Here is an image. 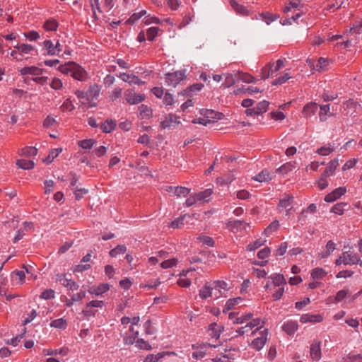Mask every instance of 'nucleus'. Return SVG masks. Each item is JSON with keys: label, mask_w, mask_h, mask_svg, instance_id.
<instances>
[{"label": "nucleus", "mask_w": 362, "mask_h": 362, "mask_svg": "<svg viewBox=\"0 0 362 362\" xmlns=\"http://www.w3.org/2000/svg\"><path fill=\"white\" fill-rule=\"evenodd\" d=\"M50 327L57 329H65L67 327V322L64 318H59L50 322Z\"/></svg>", "instance_id": "47"}, {"label": "nucleus", "mask_w": 362, "mask_h": 362, "mask_svg": "<svg viewBox=\"0 0 362 362\" xmlns=\"http://www.w3.org/2000/svg\"><path fill=\"white\" fill-rule=\"evenodd\" d=\"M54 297H55V292L54 290H52L51 288L45 289V291H43L41 293V294L40 296V298L45 299V300H51V299L54 298Z\"/></svg>", "instance_id": "58"}, {"label": "nucleus", "mask_w": 362, "mask_h": 362, "mask_svg": "<svg viewBox=\"0 0 362 362\" xmlns=\"http://www.w3.org/2000/svg\"><path fill=\"white\" fill-rule=\"evenodd\" d=\"M239 79L245 83H255L256 81V78L247 73H240L238 72L235 74Z\"/></svg>", "instance_id": "48"}, {"label": "nucleus", "mask_w": 362, "mask_h": 362, "mask_svg": "<svg viewBox=\"0 0 362 362\" xmlns=\"http://www.w3.org/2000/svg\"><path fill=\"white\" fill-rule=\"evenodd\" d=\"M358 106L359 105L358 104V103L352 99L348 100L343 104V107L347 115H353L354 113H355Z\"/></svg>", "instance_id": "28"}, {"label": "nucleus", "mask_w": 362, "mask_h": 362, "mask_svg": "<svg viewBox=\"0 0 362 362\" xmlns=\"http://www.w3.org/2000/svg\"><path fill=\"white\" fill-rule=\"evenodd\" d=\"M346 205L347 204L345 202L337 203L332 207L330 212L337 215H342L344 212V208Z\"/></svg>", "instance_id": "52"}, {"label": "nucleus", "mask_w": 362, "mask_h": 362, "mask_svg": "<svg viewBox=\"0 0 362 362\" xmlns=\"http://www.w3.org/2000/svg\"><path fill=\"white\" fill-rule=\"evenodd\" d=\"M88 100L97 99L100 95V86L96 83L90 85L88 90L86 91Z\"/></svg>", "instance_id": "29"}, {"label": "nucleus", "mask_w": 362, "mask_h": 362, "mask_svg": "<svg viewBox=\"0 0 362 362\" xmlns=\"http://www.w3.org/2000/svg\"><path fill=\"white\" fill-rule=\"evenodd\" d=\"M62 152V148H54L52 149L48 156L46 158L45 161L47 163H50L53 161V160L58 156V155Z\"/></svg>", "instance_id": "62"}, {"label": "nucleus", "mask_w": 362, "mask_h": 362, "mask_svg": "<svg viewBox=\"0 0 362 362\" xmlns=\"http://www.w3.org/2000/svg\"><path fill=\"white\" fill-rule=\"evenodd\" d=\"M347 192L346 187H339L330 193L325 195L324 200L327 203H332L341 198Z\"/></svg>", "instance_id": "12"}, {"label": "nucleus", "mask_w": 362, "mask_h": 362, "mask_svg": "<svg viewBox=\"0 0 362 362\" xmlns=\"http://www.w3.org/2000/svg\"><path fill=\"white\" fill-rule=\"evenodd\" d=\"M22 154L26 156H34L37 153V149L33 146H26L22 150Z\"/></svg>", "instance_id": "61"}, {"label": "nucleus", "mask_w": 362, "mask_h": 362, "mask_svg": "<svg viewBox=\"0 0 362 362\" xmlns=\"http://www.w3.org/2000/svg\"><path fill=\"white\" fill-rule=\"evenodd\" d=\"M139 116L141 119H148L152 116V110L146 105H141L139 107Z\"/></svg>", "instance_id": "45"}, {"label": "nucleus", "mask_w": 362, "mask_h": 362, "mask_svg": "<svg viewBox=\"0 0 362 362\" xmlns=\"http://www.w3.org/2000/svg\"><path fill=\"white\" fill-rule=\"evenodd\" d=\"M42 52L43 55L57 56L54 42L51 40H45L42 44Z\"/></svg>", "instance_id": "16"}, {"label": "nucleus", "mask_w": 362, "mask_h": 362, "mask_svg": "<svg viewBox=\"0 0 362 362\" xmlns=\"http://www.w3.org/2000/svg\"><path fill=\"white\" fill-rule=\"evenodd\" d=\"M212 193L213 191L211 189H206L204 191L195 194L197 199H198V202L201 203L209 202Z\"/></svg>", "instance_id": "34"}, {"label": "nucleus", "mask_w": 362, "mask_h": 362, "mask_svg": "<svg viewBox=\"0 0 362 362\" xmlns=\"http://www.w3.org/2000/svg\"><path fill=\"white\" fill-rule=\"evenodd\" d=\"M59 26V21L53 17L45 21L42 28L47 32H56Z\"/></svg>", "instance_id": "20"}, {"label": "nucleus", "mask_w": 362, "mask_h": 362, "mask_svg": "<svg viewBox=\"0 0 362 362\" xmlns=\"http://www.w3.org/2000/svg\"><path fill=\"white\" fill-rule=\"evenodd\" d=\"M346 362H362L361 354H349L346 358Z\"/></svg>", "instance_id": "64"}, {"label": "nucleus", "mask_w": 362, "mask_h": 362, "mask_svg": "<svg viewBox=\"0 0 362 362\" xmlns=\"http://www.w3.org/2000/svg\"><path fill=\"white\" fill-rule=\"evenodd\" d=\"M75 62H69L68 63H66L64 64L60 65L58 67V70L63 74L70 75L72 71V68L74 67V65Z\"/></svg>", "instance_id": "50"}, {"label": "nucleus", "mask_w": 362, "mask_h": 362, "mask_svg": "<svg viewBox=\"0 0 362 362\" xmlns=\"http://www.w3.org/2000/svg\"><path fill=\"white\" fill-rule=\"evenodd\" d=\"M123 81L127 82L129 84H136L138 86L143 85L145 83L144 81H141L137 76L134 74H129L127 73H120L117 75Z\"/></svg>", "instance_id": "17"}, {"label": "nucleus", "mask_w": 362, "mask_h": 362, "mask_svg": "<svg viewBox=\"0 0 362 362\" xmlns=\"http://www.w3.org/2000/svg\"><path fill=\"white\" fill-rule=\"evenodd\" d=\"M186 78L185 71H177L173 73H167L165 77L166 85L176 87L182 81Z\"/></svg>", "instance_id": "4"}, {"label": "nucleus", "mask_w": 362, "mask_h": 362, "mask_svg": "<svg viewBox=\"0 0 362 362\" xmlns=\"http://www.w3.org/2000/svg\"><path fill=\"white\" fill-rule=\"evenodd\" d=\"M56 281L62 284V285L69 290L76 291L78 288V284L72 279L66 278V274H57L56 275Z\"/></svg>", "instance_id": "10"}, {"label": "nucleus", "mask_w": 362, "mask_h": 362, "mask_svg": "<svg viewBox=\"0 0 362 362\" xmlns=\"http://www.w3.org/2000/svg\"><path fill=\"white\" fill-rule=\"evenodd\" d=\"M298 325L296 321H286L282 325V329L288 335H293L297 331Z\"/></svg>", "instance_id": "24"}, {"label": "nucleus", "mask_w": 362, "mask_h": 362, "mask_svg": "<svg viewBox=\"0 0 362 362\" xmlns=\"http://www.w3.org/2000/svg\"><path fill=\"white\" fill-rule=\"evenodd\" d=\"M230 4L238 14L243 16H247L248 14V11L247 8L245 6L239 4L235 0H230Z\"/></svg>", "instance_id": "37"}, {"label": "nucleus", "mask_w": 362, "mask_h": 362, "mask_svg": "<svg viewBox=\"0 0 362 362\" xmlns=\"http://www.w3.org/2000/svg\"><path fill=\"white\" fill-rule=\"evenodd\" d=\"M317 109V104L313 102H310L304 106L302 113L304 117H310L315 114Z\"/></svg>", "instance_id": "25"}, {"label": "nucleus", "mask_w": 362, "mask_h": 362, "mask_svg": "<svg viewBox=\"0 0 362 362\" xmlns=\"http://www.w3.org/2000/svg\"><path fill=\"white\" fill-rule=\"evenodd\" d=\"M293 201V197L291 195H286L283 199L279 201L278 204V209L282 211L285 209L286 211V215L289 214L290 210L292 209L291 204Z\"/></svg>", "instance_id": "19"}, {"label": "nucleus", "mask_w": 362, "mask_h": 362, "mask_svg": "<svg viewBox=\"0 0 362 362\" xmlns=\"http://www.w3.org/2000/svg\"><path fill=\"white\" fill-rule=\"evenodd\" d=\"M17 165L23 170H30L35 166L33 161L25 159H19L16 162Z\"/></svg>", "instance_id": "44"}, {"label": "nucleus", "mask_w": 362, "mask_h": 362, "mask_svg": "<svg viewBox=\"0 0 362 362\" xmlns=\"http://www.w3.org/2000/svg\"><path fill=\"white\" fill-rule=\"evenodd\" d=\"M317 187L322 190L329 185L327 177L321 174L319 180L317 181Z\"/></svg>", "instance_id": "63"}, {"label": "nucleus", "mask_w": 362, "mask_h": 362, "mask_svg": "<svg viewBox=\"0 0 362 362\" xmlns=\"http://www.w3.org/2000/svg\"><path fill=\"white\" fill-rule=\"evenodd\" d=\"M180 123L179 117L174 114H168L160 122L161 129L174 128Z\"/></svg>", "instance_id": "13"}, {"label": "nucleus", "mask_w": 362, "mask_h": 362, "mask_svg": "<svg viewBox=\"0 0 362 362\" xmlns=\"http://www.w3.org/2000/svg\"><path fill=\"white\" fill-rule=\"evenodd\" d=\"M221 331V326L218 325L216 323H212L209 327L208 333L212 338L218 339Z\"/></svg>", "instance_id": "38"}, {"label": "nucleus", "mask_w": 362, "mask_h": 362, "mask_svg": "<svg viewBox=\"0 0 362 362\" xmlns=\"http://www.w3.org/2000/svg\"><path fill=\"white\" fill-rule=\"evenodd\" d=\"M344 0H332L328 3L324 8V11L327 12H334L341 7Z\"/></svg>", "instance_id": "32"}, {"label": "nucleus", "mask_w": 362, "mask_h": 362, "mask_svg": "<svg viewBox=\"0 0 362 362\" xmlns=\"http://www.w3.org/2000/svg\"><path fill=\"white\" fill-rule=\"evenodd\" d=\"M260 336L256 337L251 343V346L257 351L261 350L267 341L268 332L267 329L259 332Z\"/></svg>", "instance_id": "14"}, {"label": "nucleus", "mask_w": 362, "mask_h": 362, "mask_svg": "<svg viewBox=\"0 0 362 362\" xmlns=\"http://www.w3.org/2000/svg\"><path fill=\"white\" fill-rule=\"evenodd\" d=\"M110 289V285L108 284H101L98 286H93L88 290V292L90 294L95 295L97 296H101L106 293Z\"/></svg>", "instance_id": "21"}, {"label": "nucleus", "mask_w": 362, "mask_h": 362, "mask_svg": "<svg viewBox=\"0 0 362 362\" xmlns=\"http://www.w3.org/2000/svg\"><path fill=\"white\" fill-rule=\"evenodd\" d=\"M327 272L322 268L316 267L311 272V276L314 279H322L327 275Z\"/></svg>", "instance_id": "49"}, {"label": "nucleus", "mask_w": 362, "mask_h": 362, "mask_svg": "<svg viewBox=\"0 0 362 362\" xmlns=\"http://www.w3.org/2000/svg\"><path fill=\"white\" fill-rule=\"evenodd\" d=\"M117 122L115 119H107L100 125V129L104 133H110L115 129Z\"/></svg>", "instance_id": "27"}, {"label": "nucleus", "mask_w": 362, "mask_h": 362, "mask_svg": "<svg viewBox=\"0 0 362 362\" xmlns=\"http://www.w3.org/2000/svg\"><path fill=\"white\" fill-rule=\"evenodd\" d=\"M204 85L200 83H194L192 86H189L186 89H185L181 94L186 97H192L195 95L197 92L200 91Z\"/></svg>", "instance_id": "22"}, {"label": "nucleus", "mask_w": 362, "mask_h": 362, "mask_svg": "<svg viewBox=\"0 0 362 362\" xmlns=\"http://www.w3.org/2000/svg\"><path fill=\"white\" fill-rule=\"evenodd\" d=\"M18 49L21 54H28L33 52L35 49L34 46L29 44H18L13 46Z\"/></svg>", "instance_id": "40"}, {"label": "nucleus", "mask_w": 362, "mask_h": 362, "mask_svg": "<svg viewBox=\"0 0 362 362\" xmlns=\"http://www.w3.org/2000/svg\"><path fill=\"white\" fill-rule=\"evenodd\" d=\"M164 356V353H158L157 354H149L148 355L144 362H158Z\"/></svg>", "instance_id": "59"}, {"label": "nucleus", "mask_w": 362, "mask_h": 362, "mask_svg": "<svg viewBox=\"0 0 362 362\" xmlns=\"http://www.w3.org/2000/svg\"><path fill=\"white\" fill-rule=\"evenodd\" d=\"M285 63L284 59H279L275 62H269L262 68L260 71L261 79L265 80L269 76H273L275 73L281 69Z\"/></svg>", "instance_id": "2"}, {"label": "nucleus", "mask_w": 362, "mask_h": 362, "mask_svg": "<svg viewBox=\"0 0 362 362\" xmlns=\"http://www.w3.org/2000/svg\"><path fill=\"white\" fill-rule=\"evenodd\" d=\"M334 150V144L329 143L327 145H325L318 148L315 152L320 156H326L331 154Z\"/></svg>", "instance_id": "35"}, {"label": "nucleus", "mask_w": 362, "mask_h": 362, "mask_svg": "<svg viewBox=\"0 0 362 362\" xmlns=\"http://www.w3.org/2000/svg\"><path fill=\"white\" fill-rule=\"evenodd\" d=\"M323 320V317L320 314H311L306 313L301 315L300 317V322L303 324L310 322V323H318Z\"/></svg>", "instance_id": "18"}, {"label": "nucleus", "mask_w": 362, "mask_h": 362, "mask_svg": "<svg viewBox=\"0 0 362 362\" xmlns=\"http://www.w3.org/2000/svg\"><path fill=\"white\" fill-rule=\"evenodd\" d=\"M266 243L265 239L259 238L256 240L255 241L250 243L247 245V250L248 251H255L258 249L261 246L264 245Z\"/></svg>", "instance_id": "51"}, {"label": "nucleus", "mask_w": 362, "mask_h": 362, "mask_svg": "<svg viewBox=\"0 0 362 362\" xmlns=\"http://www.w3.org/2000/svg\"><path fill=\"white\" fill-rule=\"evenodd\" d=\"M124 98L129 105H136L143 102L146 96L144 94L136 93L133 90H127L124 92Z\"/></svg>", "instance_id": "8"}, {"label": "nucleus", "mask_w": 362, "mask_h": 362, "mask_svg": "<svg viewBox=\"0 0 362 362\" xmlns=\"http://www.w3.org/2000/svg\"><path fill=\"white\" fill-rule=\"evenodd\" d=\"M339 165V160L337 158L330 160L324 172L322 173L324 176L329 177L334 174L336 169Z\"/></svg>", "instance_id": "23"}, {"label": "nucleus", "mask_w": 362, "mask_h": 362, "mask_svg": "<svg viewBox=\"0 0 362 362\" xmlns=\"http://www.w3.org/2000/svg\"><path fill=\"white\" fill-rule=\"evenodd\" d=\"M329 62L327 59L320 57L317 62L313 63L310 66L317 71H324L328 69Z\"/></svg>", "instance_id": "26"}, {"label": "nucleus", "mask_w": 362, "mask_h": 362, "mask_svg": "<svg viewBox=\"0 0 362 362\" xmlns=\"http://www.w3.org/2000/svg\"><path fill=\"white\" fill-rule=\"evenodd\" d=\"M178 263V260L176 258H171L165 261H163L160 264V267L163 269H168L175 267Z\"/></svg>", "instance_id": "57"}, {"label": "nucleus", "mask_w": 362, "mask_h": 362, "mask_svg": "<svg viewBox=\"0 0 362 362\" xmlns=\"http://www.w3.org/2000/svg\"><path fill=\"white\" fill-rule=\"evenodd\" d=\"M335 249H336V244L333 241L329 240L327 242V243L326 245L325 252L319 254V257L320 258L327 257L334 252V250Z\"/></svg>", "instance_id": "46"}, {"label": "nucleus", "mask_w": 362, "mask_h": 362, "mask_svg": "<svg viewBox=\"0 0 362 362\" xmlns=\"http://www.w3.org/2000/svg\"><path fill=\"white\" fill-rule=\"evenodd\" d=\"M252 317V315L251 313H249L247 315H240L239 313H235V312H230L228 315V318L229 320L232 321L233 324H243L245 322H247L246 325L243 327H241L235 330V332L237 334L232 335L231 334H229L228 335H231V337H236L238 335H243L244 334L248 332L250 330H252L255 328V329L252 331V334H255L257 331L262 329L264 327V321L261 320L260 318H256L253 319L252 321L247 322L250 320Z\"/></svg>", "instance_id": "1"}, {"label": "nucleus", "mask_w": 362, "mask_h": 362, "mask_svg": "<svg viewBox=\"0 0 362 362\" xmlns=\"http://www.w3.org/2000/svg\"><path fill=\"white\" fill-rule=\"evenodd\" d=\"M159 31L158 27H151L147 30L146 37L148 40L153 41L155 37L157 36Z\"/></svg>", "instance_id": "56"}, {"label": "nucleus", "mask_w": 362, "mask_h": 362, "mask_svg": "<svg viewBox=\"0 0 362 362\" xmlns=\"http://www.w3.org/2000/svg\"><path fill=\"white\" fill-rule=\"evenodd\" d=\"M350 296H351V293H350L349 290L348 288H344V289L339 291L337 293V294L335 296V300H337V301L339 303Z\"/></svg>", "instance_id": "55"}, {"label": "nucleus", "mask_w": 362, "mask_h": 362, "mask_svg": "<svg viewBox=\"0 0 362 362\" xmlns=\"http://www.w3.org/2000/svg\"><path fill=\"white\" fill-rule=\"evenodd\" d=\"M168 191H173V193L177 197H187L189 192L190 189L187 187H169Z\"/></svg>", "instance_id": "31"}, {"label": "nucleus", "mask_w": 362, "mask_h": 362, "mask_svg": "<svg viewBox=\"0 0 362 362\" xmlns=\"http://www.w3.org/2000/svg\"><path fill=\"white\" fill-rule=\"evenodd\" d=\"M127 251V247L124 245H119L109 252L112 257H115L118 255L124 254Z\"/></svg>", "instance_id": "54"}, {"label": "nucleus", "mask_w": 362, "mask_h": 362, "mask_svg": "<svg viewBox=\"0 0 362 362\" xmlns=\"http://www.w3.org/2000/svg\"><path fill=\"white\" fill-rule=\"evenodd\" d=\"M255 181L263 182L272 179L270 173L267 170H263L261 173L252 177Z\"/></svg>", "instance_id": "41"}, {"label": "nucleus", "mask_w": 362, "mask_h": 362, "mask_svg": "<svg viewBox=\"0 0 362 362\" xmlns=\"http://www.w3.org/2000/svg\"><path fill=\"white\" fill-rule=\"evenodd\" d=\"M291 75L286 71H284L280 76L275 78L272 82V86H278L285 83L288 80L291 78Z\"/></svg>", "instance_id": "42"}, {"label": "nucleus", "mask_w": 362, "mask_h": 362, "mask_svg": "<svg viewBox=\"0 0 362 362\" xmlns=\"http://www.w3.org/2000/svg\"><path fill=\"white\" fill-rule=\"evenodd\" d=\"M272 280L273 285L276 287H281L286 284V279L283 274H275L270 276Z\"/></svg>", "instance_id": "36"}, {"label": "nucleus", "mask_w": 362, "mask_h": 362, "mask_svg": "<svg viewBox=\"0 0 362 362\" xmlns=\"http://www.w3.org/2000/svg\"><path fill=\"white\" fill-rule=\"evenodd\" d=\"M320 112H319V117L320 121L324 122L326 121L327 117L331 116L332 114L330 113V105H321L320 107Z\"/></svg>", "instance_id": "39"}, {"label": "nucleus", "mask_w": 362, "mask_h": 362, "mask_svg": "<svg viewBox=\"0 0 362 362\" xmlns=\"http://www.w3.org/2000/svg\"><path fill=\"white\" fill-rule=\"evenodd\" d=\"M199 296L202 299H206L209 297L212 298V287L211 283L205 284V285L199 290Z\"/></svg>", "instance_id": "33"}, {"label": "nucleus", "mask_w": 362, "mask_h": 362, "mask_svg": "<svg viewBox=\"0 0 362 362\" xmlns=\"http://www.w3.org/2000/svg\"><path fill=\"white\" fill-rule=\"evenodd\" d=\"M48 80H49V78L47 76H35V77H32V78L26 76L24 78V82L27 84H29L30 81H32L40 86L47 85L48 83Z\"/></svg>", "instance_id": "30"}, {"label": "nucleus", "mask_w": 362, "mask_h": 362, "mask_svg": "<svg viewBox=\"0 0 362 362\" xmlns=\"http://www.w3.org/2000/svg\"><path fill=\"white\" fill-rule=\"evenodd\" d=\"M342 264L344 265H354L359 264L361 266H362V261L353 251L349 250L343 252L339 257L335 261L336 265H340Z\"/></svg>", "instance_id": "3"}, {"label": "nucleus", "mask_w": 362, "mask_h": 362, "mask_svg": "<svg viewBox=\"0 0 362 362\" xmlns=\"http://www.w3.org/2000/svg\"><path fill=\"white\" fill-rule=\"evenodd\" d=\"M105 303L103 300H94L88 302L86 305V308L83 310L82 314L84 317L89 320L90 317H94L96 315L97 310H95V308H102L104 305Z\"/></svg>", "instance_id": "5"}, {"label": "nucleus", "mask_w": 362, "mask_h": 362, "mask_svg": "<svg viewBox=\"0 0 362 362\" xmlns=\"http://www.w3.org/2000/svg\"><path fill=\"white\" fill-rule=\"evenodd\" d=\"M310 356L313 361H319L322 357L321 341L314 339L310 346Z\"/></svg>", "instance_id": "9"}, {"label": "nucleus", "mask_w": 362, "mask_h": 362, "mask_svg": "<svg viewBox=\"0 0 362 362\" xmlns=\"http://www.w3.org/2000/svg\"><path fill=\"white\" fill-rule=\"evenodd\" d=\"M96 144V141L93 139H83L78 142V145L83 149L90 150Z\"/></svg>", "instance_id": "43"}, {"label": "nucleus", "mask_w": 362, "mask_h": 362, "mask_svg": "<svg viewBox=\"0 0 362 362\" xmlns=\"http://www.w3.org/2000/svg\"><path fill=\"white\" fill-rule=\"evenodd\" d=\"M212 287V298L218 299L223 296L226 291V283L223 281H218L211 283Z\"/></svg>", "instance_id": "11"}, {"label": "nucleus", "mask_w": 362, "mask_h": 362, "mask_svg": "<svg viewBox=\"0 0 362 362\" xmlns=\"http://www.w3.org/2000/svg\"><path fill=\"white\" fill-rule=\"evenodd\" d=\"M269 105V103L268 101L262 100V101L259 102L253 108L247 109L245 110V114L247 116H252V117L262 115L263 113H264L267 111Z\"/></svg>", "instance_id": "7"}, {"label": "nucleus", "mask_w": 362, "mask_h": 362, "mask_svg": "<svg viewBox=\"0 0 362 362\" xmlns=\"http://www.w3.org/2000/svg\"><path fill=\"white\" fill-rule=\"evenodd\" d=\"M49 85L50 87L55 90H59L63 88V83L62 80L57 77L52 78Z\"/></svg>", "instance_id": "60"}, {"label": "nucleus", "mask_w": 362, "mask_h": 362, "mask_svg": "<svg viewBox=\"0 0 362 362\" xmlns=\"http://www.w3.org/2000/svg\"><path fill=\"white\" fill-rule=\"evenodd\" d=\"M279 228V223L278 221L272 222L264 230V234L266 236H269L273 232L278 230Z\"/></svg>", "instance_id": "53"}, {"label": "nucleus", "mask_w": 362, "mask_h": 362, "mask_svg": "<svg viewBox=\"0 0 362 362\" xmlns=\"http://www.w3.org/2000/svg\"><path fill=\"white\" fill-rule=\"evenodd\" d=\"M73 66L71 76L78 81H86L88 79V74L86 69L76 62Z\"/></svg>", "instance_id": "6"}, {"label": "nucleus", "mask_w": 362, "mask_h": 362, "mask_svg": "<svg viewBox=\"0 0 362 362\" xmlns=\"http://www.w3.org/2000/svg\"><path fill=\"white\" fill-rule=\"evenodd\" d=\"M19 73L21 76H25L28 75L37 76L42 74L44 69L36 66H25L19 69Z\"/></svg>", "instance_id": "15"}]
</instances>
